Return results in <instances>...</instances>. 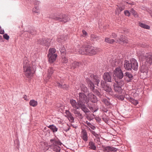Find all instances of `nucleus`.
Returning <instances> with one entry per match:
<instances>
[{
    "instance_id": "nucleus-57",
    "label": "nucleus",
    "mask_w": 152,
    "mask_h": 152,
    "mask_svg": "<svg viewBox=\"0 0 152 152\" xmlns=\"http://www.w3.org/2000/svg\"><path fill=\"white\" fill-rule=\"evenodd\" d=\"M141 72H142V74H144V73H145V74L146 75L147 74V72H144L142 71V70L141 69Z\"/></svg>"
},
{
    "instance_id": "nucleus-47",
    "label": "nucleus",
    "mask_w": 152,
    "mask_h": 152,
    "mask_svg": "<svg viewBox=\"0 0 152 152\" xmlns=\"http://www.w3.org/2000/svg\"><path fill=\"white\" fill-rule=\"evenodd\" d=\"M118 85H119V86H121L123 85L124 84V82L123 81H121L119 83L118 82V81H116Z\"/></svg>"
},
{
    "instance_id": "nucleus-16",
    "label": "nucleus",
    "mask_w": 152,
    "mask_h": 152,
    "mask_svg": "<svg viewBox=\"0 0 152 152\" xmlns=\"http://www.w3.org/2000/svg\"><path fill=\"white\" fill-rule=\"evenodd\" d=\"M117 149L113 147L110 146H108L104 149V151L105 152H113L117 151Z\"/></svg>"
},
{
    "instance_id": "nucleus-43",
    "label": "nucleus",
    "mask_w": 152,
    "mask_h": 152,
    "mask_svg": "<svg viewBox=\"0 0 152 152\" xmlns=\"http://www.w3.org/2000/svg\"><path fill=\"white\" fill-rule=\"evenodd\" d=\"M91 133L95 136L96 137H98L99 136V135L96 133V132L94 131L91 130L90 131Z\"/></svg>"
},
{
    "instance_id": "nucleus-1",
    "label": "nucleus",
    "mask_w": 152,
    "mask_h": 152,
    "mask_svg": "<svg viewBox=\"0 0 152 152\" xmlns=\"http://www.w3.org/2000/svg\"><path fill=\"white\" fill-rule=\"evenodd\" d=\"M23 64V72L25 76L27 78L32 77L35 72V68L26 58L24 59Z\"/></svg>"
},
{
    "instance_id": "nucleus-59",
    "label": "nucleus",
    "mask_w": 152,
    "mask_h": 152,
    "mask_svg": "<svg viewBox=\"0 0 152 152\" xmlns=\"http://www.w3.org/2000/svg\"><path fill=\"white\" fill-rule=\"evenodd\" d=\"M70 128L69 127L66 130V131H68L69 130Z\"/></svg>"
},
{
    "instance_id": "nucleus-13",
    "label": "nucleus",
    "mask_w": 152,
    "mask_h": 152,
    "mask_svg": "<svg viewBox=\"0 0 152 152\" xmlns=\"http://www.w3.org/2000/svg\"><path fill=\"white\" fill-rule=\"evenodd\" d=\"M57 55L56 54L53 55L48 54L49 61L50 63H53L55 61L57 57Z\"/></svg>"
},
{
    "instance_id": "nucleus-32",
    "label": "nucleus",
    "mask_w": 152,
    "mask_h": 152,
    "mask_svg": "<svg viewBox=\"0 0 152 152\" xmlns=\"http://www.w3.org/2000/svg\"><path fill=\"white\" fill-rule=\"evenodd\" d=\"M89 96H90V100L92 102H95L96 101V97L93 94H91L89 95Z\"/></svg>"
},
{
    "instance_id": "nucleus-54",
    "label": "nucleus",
    "mask_w": 152,
    "mask_h": 152,
    "mask_svg": "<svg viewBox=\"0 0 152 152\" xmlns=\"http://www.w3.org/2000/svg\"><path fill=\"white\" fill-rule=\"evenodd\" d=\"M33 30L32 29L31 30H30V31H28V32L31 34H34L33 33Z\"/></svg>"
},
{
    "instance_id": "nucleus-29",
    "label": "nucleus",
    "mask_w": 152,
    "mask_h": 152,
    "mask_svg": "<svg viewBox=\"0 0 152 152\" xmlns=\"http://www.w3.org/2000/svg\"><path fill=\"white\" fill-rule=\"evenodd\" d=\"M79 65V63L75 61L72 63L71 65V69H74Z\"/></svg>"
},
{
    "instance_id": "nucleus-22",
    "label": "nucleus",
    "mask_w": 152,
    "mask_h": 152,
    "mask_svg": "<svg viewBox=\"0 0 152 152\" xmlns=\"http://www.w3.org/2000/svg\"><path fill=\"white\" fill-rule=\"evenodd\" d=\"M117 6L118 7H117L115 11V13L116 14L118 15L121 11L124 9V7L123 6L121 7H119L118 5H117Z\"/></svg>"
},
{
    "instance_id": "nucleus-23",
    "label": "nucleus",
    "mask_w": 152,
    "mask_h": 152,
    "mask_svg": "<svg viewBox=\"0 0 152 152\" xmlns=\"http://www.w3.org/2000/svg\"><path fill=\"white\" fill-rule=\"evenodd\" d=\"M87 47H85L84 46L81 47L79 51V53L82 54H87V52L85 50V49Z\"/></svg>"
},
{
    "instance_id": "nucleus-56",
    "label": "nucleus",
    "mask_w": 152,
    "mask_h": 152,
    "mask_svg": "<svg viewBox=\"0 0 152 152\" xmlns=\"http://www.w3.org/2000/svg\"><path fill=\"white\" fill-rule=\"evenodd\" d=\"M69 118H70V119L72 121H73L74 120V118L72 116H71Z\"/></svg>"
},
{
    "instance_id": "nucleus-10",
    "label": "nucleus",
    "mask_w": 152,
    "mask_h": 152,
    "mask_svg": "<svg viewBox=\"0 0 152 152\" xmlns=\"http://www.w3.org/2000/svg\"><path fill=\"white\" fill-rule=\"evenodd\" d=\"M130 63L132 69L134 70H137L138 68V65L136 60L134 58H132L130 60Z\"/></svg>"
},
{
    "instance_id": "nucleus-20",
    "label": "nucleus",
    "mask_w": 152,
    "mask_h": 152,
    "mask_svg": "<svg viewBox=\"0 0 152 152\" xmlns=\"http://www.w3.org/2000/svg\"><path fill=\"white\" fill-rule=\"evenodd\" d=\"M72 111L73 112L76 116L78 117L79 118L82 119L83 118L82 114L80 113L79 111L76 110V109H72Z\"/></svg>"
},
{
    "instance_id": "nucleus-9",
    "label": "nucleus",
    "mask_w": 152,
    "mask_h": 152,
    "mask_svg": "<svg viewBox=\"0 0 152 152\" xmlns=\"http://www.w3.org/2000/svg\"><path fill=\"white\" fill-rule=\"evenodd\" d=\"M111 75L110 72H105L104 73L103 78L105 82H111Z\"/></svg>"
},
{
    "instance_id": "nucleus-30",
    "label": "nucleus",
    "mask_w": 152,
    "mask_h": 152,
    "mask_svg": "<svg viewBox=\"0 0 152 152\" xmlns=\"http://www.w3.org/2000/svg\"><path fill=\"white\" fill-rule=\"evenodd\" d=\"M48 127L54 132H57L58 130V128H56L55 126L53 125H49Z\"/></svg>"
},
{
    "instance_id": "nucleus-24",
    "label": "nucleus",
    "mask_w": 152,
    "mask_h": 152,
    "mask_svg": "<svg viewBox=\"0 0 152 152\" xmlns=\"http://www.w3.org/2000/svg\"><path fill=\"white\" fill-rule=\"evenodd\" d=\"M80 107L83 111L85 113H88L89 111L88 109L86 107L85 104H82V105H79Z\"/></svg>"
},
{
    "instance_id": "nucleus-17",
    "label": "nucleus",
    "mask_w": 152,
    "mask_h": 152,
    "mask_svg": "<svg viewBox=\"0 0 152 152\" xmlns=\"http://www.w3.org/2000/svg\"><path fill=\"white\" fill-rule=\"evenodd\" d=\"M81 137L85 141H87L88 138L87 134L85 130H83L82 131Z\"/></svg>"
},
{
    "instance_id": "nucleus-8",
    "label": "nucleus",
    "mask_w": 152,
    "mask_h": 152,
    "mask_svg": "<svg viewBox=\"0 0 152 152\" xmlns=\"http://www.w3.org/2000/svg\"><path fill=\"white\" fill-rule=\"evenodd\" d=\"M53 18L56 20L64 23L67 22L70 20L69 18L64 14L62 15L61 17L54 16Z\"/></svg>"
},
{
    "instance_id": "nucleus-53",
    "label": "nucleus",
    "mask_w": 152,
    "mask_h": 152,
    "mask_svg": "<svg viewBox=\"0 0 152 152\" xmlns=\"http://www.w3.org/2000/svg\"><path fill=\"white\" fill-rule=\"evenodd\" d=\"M23 98L25 100H27V96L26 95H24L23 96Z\"/></svg>"
},
{
    "instance_id": "nucleus-26",
    "label": "nucleus",
    "mask_w": 152,
    "mask_h": 152,
    "mask_svg": "<svg viewBox=\"0 0 152 152\" xmlns=\"http://www.w3.org/2000/svg\"><path fill=\"white\" fill-rule=\"evenodd\" d=\"M32 12L35 13H37L38 15L40 13V11L39 7L38 6H36L32 9Z\"/></svg>"
},
{
    "instance_id": "nucleus-31",
    "label": "nucleus",
    "mask_w": 152,
    "mask_h": 152,
    "mask_svg": "<svg viewBox=\"0 0 152 152\" xmlns=\"http://www.w3.org/2000/svg\"><path fill=\"white\" fill-rule=\"evenodd\" d=\"M104 41L106 42L111 44L115 42V41L113 39H110L109 38L105 37L104 39Z\"/></svg>"
},
{
    "instance_id": "nucleus-3",
    "label": "nucleus",
    "mask_w": 152,
    "mask_h": 152,
    "mask_svg": "<svg viewBox=\"0 0 152 152\" xmlns=\"http://www.w3.org/2000/svg\"><path fill=\"white\" fill-rule=\"evenodd\" d=\"M79 98L77 99V102L79 105L87 104L89 101V99L84 93H80L79 94Z\"/></svg>"
},
{
    "instance_id": "nucleus-61",
    "label": "nucleus",
    "mask_w": 152,
    "mask_h": 152,
    "mask_svg": "<svg viewBox=\"0 0 152 152\" xmlns=\"http://www.w3.org/2000/svg\"><path fill=\"white\" fill-rule=\"evenodd\" d=\"M61 83H62V82H61Z\"/></svg>"
},
{
    "instance_id": "nucleus-18",
    "label": "nucleus",
    "mask_w": 152,
    "mask_h": 152,
    "mask_svg": "<svg viewBox=\"0 0 152 152\" xmlns=\"http://www.w3.org/2000/svg\"><path fill=\"white\" fill-rule=\"evenodd\" d=\"M124 67L127 70H131L132 66L130 65V63L128 61H125L124 63Z\"/></svg>"
},
{
    "instance_id": "nucleus-38",
    "label": "nucleus",
    "mask_w": 152,
    "mask_h": 152,
    "mask_svg": "<svg viewBox=\"0 0 152 152\" xmlns=\"http://www.w3.org/2000/svg\"><path fill=\"white\" fill-rule=\"evenodd\" d=\"M130 12L134 16V17L137 18L138 17V15L137 12L135 11L134 9H132L130 11Z\"/></svg>"
},
{
    "instance_id": "nucleus-5",
    "label": "nucleus",
    "mask_w": 152,
    "mask_h": 152,
    "mask_svg": "<svg viewBox=\"0 0 152 152\" xmlns=\"http://www.w3.org/2000/svg\"><path fill=\"white\" fill-rule=\"evenodd\" d=\"M87 52V54L92 55L96 54L97 52L99 51V48H94L93 47L88 46L85 49Z\"/></svg>"
},
{
    "instance_id": "nucleus-48",
    "label": "nucleus",
    "mask_w": 152,
    "mask_h": 152,
    "mask_svg": "<svg viewBox=\"0 0 152 152\" xmlns=\"http://www.w3.org/2000/svg\"><path fill=\"white\" fill-rule=\"evenodd\" d=\"M82 33L84 35V37H85L87 35V32L84 30H82Z\"/></svg>"
},
{
    "instance_id": "nucleus-7",
    "label": "nucleus",
    "mask_w": 152,
    "mask_h": 152,
    "mask_svg": "<svg viewBox=\"0 0 152 152\" xmlns=\"http://www.w3.org/2000/svg\"><path fill=\"white\" fill-rule=\"evenodd\" d=\"M114 75L119 79L122 78L124 76L123 73L121 68L119 67H117L114 70Z\"/></svg>"
},
{
    "instance_id": "nucleus-60",
    "label": "nucleus",
    "mask_w": 152,
    "mask_h": 152,
    "mask_svg": "<svg viewBox=\"0 0 152 152\" xmlns=\"http://www.w3.org/2000/svg\"><path fill=\"white\" fill-rule=\"evenodd\" d=\"M85 89L86 91L87 90V88L86 87Z\"/></svg>"
},
{
    "instance_id": "nucleus-40",
    "label": "nucleus",
    "mask_w": 152,
    "mask_h": 152,
    "mask_svg": "<svg viewBox=\"0 0 152 152\" xmlns=\"http://www.w3.org/2000/svg\"><path fill=\"white\" fill-rule=\"evenodd\" d=\"M91 37L92 39H94L97 40L99 39V37L94 34H91Z\"/></svg>"
},
{
    "instance_id": "nucleus-55",
    "label": "nucleus",
    "mask_w": 152,
    "mask_h": 152,
    "mask_svg": "<svg viewBox=\"0 0 152 152\" xmlns=\"http://www.w3.org/2000/svg\"><path fill=\"white\" fill-rule=\"evenodd\" d=\"M60 38L62 40H65L66 39V38H65V37L64 38L62 37H60Z\"/></svg>"
},
{
    "instance_id": "nucleus-19",
    "label": "nucleus",
    "mask_w": 152,
    "mask_h": 152,
    "mask_svg": "<svg viewBox=\"0 0 152 152\" xmlns=\"http://www.w3.org/2000/svg\"><path fill=\"white\" fill-rule=\"evenodd\" d=\"M54 70L53 67H50L48 69V75L46 80H48L51 77L52 74L53 73Z\"/></svg>"
},
{
    "instance_id": "nucleus-11",
    "label": "nucleus",
    "mask_w": 152,
    "mask_h": 152,
    "mask_svg": "<svg viewBox=\"0 0 152 152\" xmlns=\"http://www.w3.org/2000/svg\"><path fill=\"white\" fill-rule=\"evenodd\" d=\"M51 42V40L48 38H44L40 42L41 44L45 46L48 48L50 45V43Z\"/></svg>"
},
{
    "instance_id": "nucleus-27",
    "label": "nucleus",
    "mask_w": 152,
    "mask_h": 152,
    "mask_svg": "<svg viewBox=\"0 0 152 152\" xmlns=\"http://www.w3.org/2000/svg\"><path fill=\"white\" fill-rule=\"evenodd\" d=\"M37 104V102L34 99L31 100L29 102L30 105L33 107L36 106Z\"/></svg>"
},
{
    "instance_id": "nucleus-37",
    "label": "nucleus",
    "mask_w": 152,
    "mask_h": 152,
    "mask_svg": "<svg viewBox=\"0 0 152 152\" xmlns=\"http://www.w3.org/2000/svg\"><path fill=\"white\" fill-rule=\"evenodd\" d=\"M56 52V50L54 48H50L49 50V53L48 54L50 55H53L55 54Z\"/></svg>"
},
{
    "instance_id": "nucleus-28",
    "label": "nucleus",
    "mask_w": 152,
    "mask_h": 152,
    "mask_svg": "<svg viewBox=\"0 0 152 152\" xmlns=\"http://www.w3.org/2000/svg\"><path fill=\"white\" fill-rule=\"evenodd\" d=\"M89 148L90 149L93 150H96V147L95 145V144L92 142H90L89 143Z\"/></svg>"
},
{
    "instance_id": "nucleus-50",
    "label": "nucleus",
    "mask_w": 152,
    "mask_h": 152,
    "mask_svg": "<svg viewBox=\"0 0 152 152\" xmlns=\"http://www.w3.org/2000/svg\"><path fill=\"white\" fill-rule=\"evenodd\" d=\"M4 30L1 28V27H0V34H4Z\"/></svg>"
},
{
    "instance_id": "nucleus-4",
    "label": "nucleus",
    "mask_w": 152,
    "mask_h": 152,
    "mask_svg": "<svg viewBox=\"0 0 152 152\" xmlns=\"http://www.w3.org/2000/svg\"><path fill=\"white\" fill-rule=\"evenodd\" d=\"M50 141L52 144L50 146V148L54 151L56 152H59L60 148V147L58 145H59V142L53 139H51Z\"/></svg>"
},
{
    "instance_id": "nucleus-33",
    "label": "nucleus",
    "mask_w": 152,
    "mask_h": 152,
    "mask_svg": "<svg viewBox=\"0 0 152 152\" xmlns=\"http://www.w3.org/2000/svg\"><path fill=\"white\" fill-rule=\"evenodd\" d=\"M139 25L141 27L143 28L148 29H150V27L148 26L143 23H139Z\"/></svg>"
},
{
    "instance_id": "nucleus-39",
    "label": "nucleus",
    "mask_w": 152,
    "mask_h": 152,
    "mask_svg": "<svg viewBox=\"0 0 152 152\" xmlns=\"http://www.w3.org/2000/svg\"><path fill=\"white\" fill-rule=\"evenodd\" d=\"M86 124L92 129L94 130L96 128L95 126L92 125L90 122L88 121H86Z\"/></svg>"
},
{
    "instance_id": "nucleus-41",
    "label": "nucleus",
    "mask_w": 152,
    "mask_h": 152,
    "mask_svg": "<svg viewBox=\"0 0 152 152\" xmlns=\"http://www.w3.org/2000/svg\"><path fill=\"white\" fill-rule=\"evenodd\" d=\"M68 62L67 59L65 57L62 58V62L64 63H66Z\"/></svg>"
},
{
    "instance_id": "nucleus-52",
    "label": "nucleus",
    "mask_w": 152,
    "mask_h": 152,
    "mask_svg": "<svg viewBox=\"0 0 152 152\" xmlns=\"http://www.w3.org/2000/svg\"><path fill=\"white\" fill-rule=\"evenodd\" d=\"M66 114L69 117L72 116L71 114L69 111H68V112H67Z\"/></svg>"
},
{
    "instance_id": "nucleus-25",
    "label": "nucleus",
    "mask_w": 152,
    "mask_h": 152,
    "mask_svg": "<svg viewBox=\"0 0 152 152\" xmlns=\"http://www.w3.org/2000/svg\"><path fill=\"white\" fill-rule=\"evenodd\" d=\"M126 98L128 100L130 101L132 104H133L134 105H136L138 104V102L137 101L134 100L131 97L129 96L128 97H126Z\"/></svg>"
},
{
    "instance_id": "nucleus-44",
    "label": "nucleus",
    "mask_w": 152,
    "mask_h": 152,
    "mask_svg": "<svg viewBox=\"0 0 152 152\" xmlns=\"http://www.w3.org/2000/svg\"><path fill=\"white\" fill-rule=\"evenodd\" d=\"M3 36L4 38L6 40H8L9 39V36L8 35L6 34H4L3 35Z\"/></svg>"
},
{
    "instance_id": "nucleus-2",
    "label": "nucleus",
    "mask_w": 152,
    "mask_h": 152,
    "mask_svg": "<svg viewBox=\"0 0 152 152\" xmlns=\"http://www.w3.org/2000/svg\"><path fill=\"white\" fill-rule=\"evenodd\" d=\"M87 82L91 89L92 90H94V85H97L99 83L100 80L97 76L94 75H91L89 78L86 79Z\"/></svg>"
},
{
    "instance_id": "nucleus-34",
    "label": "nucleus",
    "mask_w": 152,
    "mask_h": 152,
    "mask_svg": "<svg viewBox=\"0 0 152 152\" xmlns=\"http://www.w3.org/2000/svg\"><path fill=\"white\" fill-rule=\"evenodd\" d=\"M60 51L61 53V55L64 56V55L65 54L66 52V50L64 46L62 45L60 49Z\"/></svg>"
},
{
    "instance_id": "nucleus-35",
    "label": "nucleus",
    "mask_w": 152,
    "mask_h": 152,
    "mask_svg": "<svg viewBox=\"0 0 152 152\" xmlns=\"http://www.w3.org/2000/svg\"><path fill=\"white\" fill-rule=\"evenodd\" d=\"M103 88L105 91L107 92H110L112 90L111 88L109 86L106 85L103 86Z\"/></svg>"
},
{
    "instance_id": "nucleus-58",
    "label": "nucleus",
    "mask_w": 152,
    "mask_h": 152,
    "mask_svg": "<svg viewBox=\"0 0 152 152\" xmlns=\"http://www.w3.org/2000/svg\"><path fill=\"white\" fill-rule=\"evenodd\" d=\"M59 38H58L57 40V41L58 42H61V41H60L59 40Z\"/></svg>"
},
{
    "instance_id": "nucleus-6",
    "label": "nucleus",
    "mask_w": 152,
    "mask_h": 152,
    "mask_svg": "<svg viewBox=\"0 0 152 152\" xmlns=\"http://www.w3.org/2000/svg\"><path fill=\"white\" fill-rule=\"evenodd\" d=\"M140 59H141L142 61L146 62L148 63L151 64L152 63V55L151 53H146L143 56L139 57Z\"/></svg>"
},
{
    "instance_id": "nucleus-49",
    "label": "nucleus",
    "mask_w": 152,
    "mask_h": 152,
    "mask_svg": "<svg viewBox=\"0 0 152 152\" xmlns=\"http://www.w3.org/2000/svg\"><path fill=\"white\" fill-rule=\"evenodd\" d=\"M105 81H103V80H102L101 81V86H102L103 87V86H105Z\"/></svg>"
},
{
    "instance_id": "nucleus-51",
    "label": "nucleus",
    "mask_w": 152,
    "mask_h": 152,
    "mask_svg": "<svg viewBox=\"0 0 152 152\" xmlns=\"http://www.w3.org/2000/svg\"><path fill=\"white\" fill-rule=\"evenodd\" d=\"M112 37L113 38H115L117 37V35L114 33H112L111 35Z\"/></svg>"
},
{
    "instance_id": "nucleus-14",
    "label": "nucleus",
    "mask_w": 152,
    "mask_h": 152,
    "mask_svg": "<svg viewBox=\"0 0 152 152\" xmlns=\"http://www.w3.org/2000/svg\"><path fill=\"white\" fill-rule=\"evenodd\" d=\"M129 42L128 40L125 37H122V38H117L116 39V42L120 44L122 42L123 43H128Z\"/></svg>"
},
{
    "instance_id": "nucleus-45",
    "label": "nucleus",
    "mask_w": 152,
    "mask_h": 152,
    "mask_svg": "<svg viewBox=\"0 0 152 152\" xmlns=\"http://www.w3.org/2000/svg\"><path fill=\"white\" fill-rule=\"evenodd\" d=\"M125 15L127 16H129L130 15V13L129 11L128 10L125 11L124 12Z\"/></svg>"
},
{
    "instance_id": "nucleus-36",
    "label": "nucleus",
    "mask_w": 152,
    "mask_h": 152,
    "mask_svg": "<svg viewBox=\"0 0 152 152\" xmlns=\"http://www.w3.org/2000/svg\"><path fill=\"white\" fill-rule=\"evenodd\" d=\"M114 89L115 91L119 92L121 91V86L118 85H114Z\"/></svg>"
},
{
    "instance_id": "nucleus-42",
    "label": "nucleus",
    "mask_w": 152,
    "mask_h": 152,
    "mask_svg": "<svg viewBox=\"0 0 152 152\" xmlns=\"http://www.w3.org/2000/svg\"><path fill=\"white\" fill-rule=\"evenodd\" d=\"M117 98L118 99L123 100L124 99V97L123 95H118Z\"/></svg>"
},
{
    "instance_id": "nucleus-46",
    "label": "nucleus",
    "mask_w": 152,
    "mask_h": 152,
    "mask_svg": "<svg viewBox=\"0 0 152 152\" xmlns=\"http://www.w3.org/2000/svg\"><path fill=\"white\" fill-rule=\"evenodd\" d=\"M142 9H143L144 10H146V11L147 12H148L150 14L151 16L152 17V11H151V10H150V11H149V9H147L145 8V7H144L143 9L142 8Z\"/></svg>"
},
{
    "instance_id": "nucleus-21",
    "label": "nucleus",
    "mask_w": 152,
    "mask_h": 152,
    "mask_svg": "<svg viewBox=\"0 0 152 152\" xmlns=\"http://www.w3.org/2000/svg\"><path fill=\"white\" fill-rule=\"evenodd\" d=\"M56 86L59 88H63L65 89H67L69 88V86L68 85H63L61 84L58 81L56 82Z\"/></svg>"
},
{
    "instance_id": "nucleus-15",
    "label": "nucleus",
    "mask_w": 152,
    "mask_h": 152,
    "mask_svg": "<svg viewBox=\"0 0 152 152\" xmlns=\"http://www.w3.org/2000/svg\"><path fill=\"white\" fill-rule=\"evenodd\" d=\"M70 102L73 108L75 109H78L80 107L78 102H76L75 100L73 99H71L70 100Z\"/></svg>"
},
{
    "instance_id": "nucleus-12",
    "label": "nucleus",
    "mask_w": 152,
    "mask_h": 152,
    "mask_svg": "<svg viewBox=\"0 0 152 152\" xmlns=\"http://www.w3.org/2000/svg\"><path fill=\"white\" fill-rule=\"evenodd\" d=\"M124 77L126 81L128 82L131 81L132 79L133 76L130 73L126 72L124 74Z\"/></svg>"
}]
</instances>
